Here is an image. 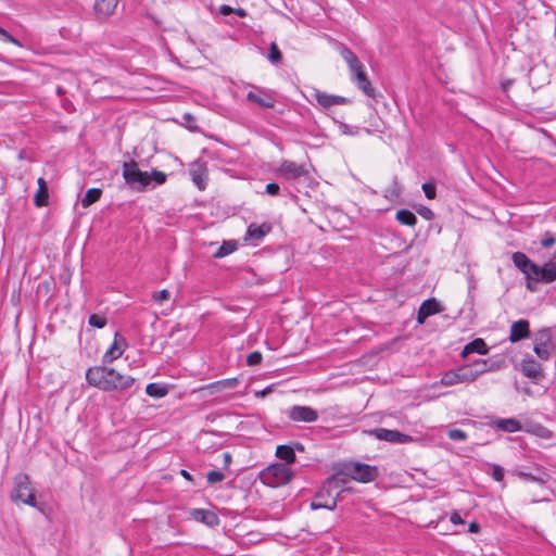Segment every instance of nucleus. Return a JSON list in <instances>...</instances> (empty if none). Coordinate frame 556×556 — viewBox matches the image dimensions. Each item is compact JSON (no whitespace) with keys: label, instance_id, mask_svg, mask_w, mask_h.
Segmentation results:
<instances>
[{"label":"nucleus","instance_id":"obj_1","mask_svg":"<svg viewBox=\"0 0 556 556\" xmlns=\"http://www.w3.org/2000/svg\"><path fill=\"white\" fill-rule=\"evenodd\" d=\"M87 382L102 391L123 392L130 389L135 383V378L129 375H123L114 368L106 366H94L87 369Z\"/></svg>","mask_w":556,"mask_h":556},{"label":"nucleus","instance_id":"obj_2","mask_svg":"<svg viewBox=\"0 0 556 556\" xmlns=\"http://www.w3.org/2000/svg\"><path fill=\"white\" fill-rule=\"evenodd\" d=\"M486 359H476L472 363L465 364L445 371L438 382L445 387L456 384H469L475 382L478 377L491 370Z\"/></svg>","mask_w":556,"mask_h":556},{"label":"nucleus","instance_id":"obj_3","mask_svg":"<svg viewBox=\"0 0 556 556\" xmlns=\"http://www.w3.org/2000/svg\"><path fill=\"white\" fill-rule=\"evenodd\" d=\"M343 480L338 476H332L326 480L323 488L315 495L311 502V508L313 510L325 508L333 510L337 507V500L342 491Z\"/></svg>","mask_w":556,"mask_h":556},{"label":"nucleus","instance_id":"obj_4","mask_svg":"<svg viewBox=\"0 0 556 556\" xmlns=\"http://www.w3.org/2000/svg\"><path fill=\"white\" fill-rule=\"evenodd\" d=\"M261 481L271 488L287 484L293 478V471L285 464L275 463L261 471Z\"/></svg>","mask_w":556,"mask_h":556},{"label":"nucleus","instance_id":"obj_5","mask_svg":"<svg viewBox=\"0 0 556 556\" xmlns=\"http://www.w3.org/2000/svg\"><path fill=\"white\" fill-rule=\"evenodd\" d=\"M123 177L125 182L138 192L146 191L151 185V177L148 172L140 170L134 160L124 162Z\"/></svg>","mask_w":556,"mask_h":556},{"label":"nucleus","instance_id":"obj_6","mask_svg":"<svg viewBox=\"0 0 556 556\" xmlns=\"http://www.w3.org/2000/svg\"><path fill=\"white\" fill-rule=\"evenodd\" d=\"M11 500L21 501L31 507H36L37 503L28 475L18 473L15 476Z\"/></svg>","mask_w":556,"mask_h":556},{"label":"nucleus","instance_id":"obj_7","mask_svg":"<svg viewBox=\"0 0 556 556\" xmlns=\"http://www.w3.org/2000/svg\"><path fill=\"white\" fill-rule=\"evenodd\" d=\"M344 473L359 482H370L377 477V468L362 463H349L344 465Z\"/></svg>","mask_w":556,"mask_h":556},{"label":"nucleus","instance_id":"obj_8","mask_svg":"<svg viewBox=\"0 0 556 556\" xmlns=\"http://www.w3.org/2000/svg\"><path fill=\"white\" fill-rule=\"evenodd\" d=\"M514 265L526 276L527 289L535 291L534 285H532L531 278L538 270V264L533 263L525 253L515 252L511 256Z\"/></svg>","mask_w":556,"mask_h":556},{"label":"nucleus","instance_id":"obj_9","mask_svg":"<svg viewBox=\"0 0 556 556\" xmlns=\"http://www.w3.org/2000/svg\"><path fill=\"white\" fill-rule=\"evenodd\" d=\"M247 100L264 109H274L276 104L273 91L255 85H251V90L247 93Z\"/></svg>","mask_w":556,"mask_h":556},{"label":"nucleus","instance_id":"obj_10","mask_svg":"<svg viewBox=\"0 0 556 556\" xmlns=\"http://www.w3.org/2000/svg\"><path fill=\"white\" fill-rule=\"evenodd\" d=\"M288 418L295 422H315L318 419V412L311 406L294 405L286 412Z\"/></svg>","mask_w":556,"mask_h":556},{"label":"nucleus","instance_id":"obj_11","mask_svg":"<svg viewBox=\"0 0 556 556\" xmlns=\"http://www.w3.org/2000/svg\"><path fill=\"white\" fill-rule=\"evenodd\" d=\"M553 350V343L551 341V336L548 329H543L539 331L534 339V348L533 351L539 358L542 361H547L551 357Z\"/></svg>","mask_w":556,"mask_h":556},{"label":"nucleus","instance_id":"obj_12","mask_svg":"<svg viewBox=\"0 0 556 556\" xmlns=\"http://www.w3.org/2000/svg\"><path fill=\"white\" fill-rule=\"evenodd\" d=\"M276 174L287 180H295L307 175V170L301 164L293 161H283L276 169Z\"/></svg>","mask_w":556,"mask_h":556},{"label":"nucleus","instance_id":"obj_13","mask_svg":"<svg viewBox=\"0 0 556 556\" xmlns=\"http://www.w3.org/2000/svg\"><path fill=\"white\" fill-rule=\"evenodd\" d=\"M369 434L380 441L391 443H407L413 439L410 435L400 432L399 430H389L384 428H376L369 431Z\"/></svg>","mask_w":556,"mask_h":556},{"label":"nucleus","instance_id":"obj_14","mask_svg":"<svg viewBox=\"0 0 556 556\" xmlns=\"http://www.w3.org/2000/svg\"><path fill=\"white\" fill-rule=\"evenodd\" d=\"M350 73L351 80L357 86V88L362 90L366 96L375 98L376 91L364 70V65L361 64L357 66V70L350 71Z\"/></svg>","mask_w":556,"mask_h":556},{"label":"nucleus","instance_id":"obj_15","mask_svg":"<svg viewBox=\"0 0 556 556\" xmlns=\"http://www.w3.org/2000/svg\"><path fill=\"white\" fill-rule=\"evenodd\" d=\"M312 96L323 109H329L333 105H345L351 103L349 98L330 94L318 89H314Z\"/></svg>","mask_w":556,"mask_h":556},{"label":"nucleus","instance_id":"obj_16","mask_svg":"<svg viewBox=\"0 0 556 556\" xmlns=\"http://www.w3.org/2000/svg\"><path fill=\"white\" fill-rule=\"evenodd\" d=\"M531 278L532 285L536 288L539 282L551 283L556 280V263L548 262L544 266L538 265V270Z\"/></svg>","mask_w":556,"mask_h":556},{"label":"nucleus","instance_id":"obj_17","mask_svg":"<svg viewBox=\"0 0 556 556\" xmlns=\"http://www.w3.org/2000/svg\"><path fill=\"white\" fill-rule=\"evenodd\" d=\"M127 346L126 340L121 337L118 333H115L114 341L110 349L105 352V354L102 357L103 364H111L113 361L119 358L125 348Z\"/></svg>","mask_w":556,"mask_h":556},{"label":"nucleus","instance_id":"obj_18","mask_svg":"<svg viewBox=\"0 0 556 556\" xmlns=\"http://www.w3.org/2000/svg\"><path fill=\"white\" fill-rule=\"evenodd\" d=\"M443 311L442 305L434 298L428 299L424 301L417 313V323L424 324L426 319L434 314L441 313Z\"/></svg>","mask_w":556,"mask_h":556},{"label":"nucleus","instance_id":"obj_19","mask_svg":"<svg viewBox=\"0 0 556 556\" xmlns=\"http://www.w3.org/2000/svg\"><path fill=\"white\" fill-rule=\"evenodd\" d=\"M118 0H96L93 10L98 20L105 21L114 14Z\"/></svg>","mask_w":556,"mask_h":556},{"label":"nucleus","instance_id":"obj_20","mask_svg":"<svg viewBox=\"0 0 556 556\" xmlns=\"http://www.w3.org/2000/svg\"><path fill=\"white\" fill-rule=\"evenodd\" d=\"M520 369L526 377L530 378L534 382H538L543 378L542 366L533 358H525L520 364Z\"/></svg>","mask_w":556,"mask_h":556},{"label":"nucleus","instance_id":"obj_21","mask_svg":"<svg viewBox=\"0 0 556 556\" xmlns=\"http://www.w3.org/2000/svg\"><path fill=\"white\" fill-rule=\"evenodd\" d=\"M530 337V325L526 319L514 321L510 326L509 341L515 343Z\"/></svg>","mask_w":556,"mask_h":556},{"label":"nucleus","instance_id":"obj_22","mask_svg":"<svg viewBox=\"0 0 556 556\" xmlns=\"http://www.w3.org/2000/svg\"><path fill=\"white\" fill-rule=\"evenodd\" d=\"M206 166L204 164H194L189 170L191 179L193 184L200 189L204 190L206 188Z\"/></svg>","mask_w":556,"mask_h":556},{"label":"nucleus","instance_id":"obj_23","mask_svg":"<svg viewBox=\"0 0 556 556\" xmlns=\"http://www.w3.org/2000/svg\"><path fill=\"white\" fill-rule=\"evenodd\" d=\"M489 352V349L486 346V343L484 342L483 339H480V338H477L472 341H470L469 343H467L462 353H460V356L462 357H467L469 354L471 353H478L480 355H484Z\"/></svg>","mask_w":556,"mask_h":556},{"label":"nucleus","instance_id":"obj_24","mask_svg":"<svg viewBox=\"0 0 556 556\" xmlns=\"http://www.w3.org/2000/svg\"><path fill=\"white\" fill-rule=\"evenodd\" d=\"M271 227L268 224L255 225L251 224L248 227L245 240H255L258 241L263 239L269 231Z\"/></svg>","mask_w":556,"mask_h":556},{"label":"nucleus","instance_id":"obj_25","mask_svg":"<svg viewBox=\"0 0 556 556\" xmlns=\"http://www.w3.org/2000/svg\"><path fill=\"white\" fill-rule=\"evenodd\" d=\"M38 190L34 197V204L37 207H42L48 204L49 192H48V184L45 178L40 177L37 180Z\"/></svg>","mask_w":556,"mask_h":556},{"label":"nucleus","instance_id":"obj_26","mask_svg":"<svg viewBox=\"0 0 556 556\" xmlns=\"http://www.w3.org/2000/svg\"><path fill=\"white\" fill-rule=\"evenodd\" d=\"M239 383V379L238 378H228V379H223V380H218V381H215V382H212L210 384H207L205 388L207 390H211V392H222L226 389H233L238 386Z\"/></svg>","mask_w":556,"mask_h":556},{"label":"nucleus","instance_id":"obj_27","mask_svg":"<svg viewBox=\"0 0 556 556\" xmlns=\"http://www.w3.org/2000/svg\"><path fill=\"white\" fill-rule=\"evenodd\" d=\"M191 516L197 520L201 521L207 526H213L217 523V516L208 510L202 508H195L192 510Z\"/></svg>","mask_w":556,"mask_h":556},{"label":"nucleus","instance_id":"obj_28","mask_svg":"<svg viewBox=\"0 0 556 556\" xmlns=\"http://www.w3.org/2000/svg\"><path fill=\"white\" fill-rule=\"evenodd\" d=\"M494 424L497 429L509 433L517 432L521 429L520 422L515 418H501Z\"/></svg>","mask_w":556,"mask_h":556},{"label":"nucleus","instance_id":"obj_29","mask_svg":"<svg viewBox=\"0 0 556 556\" xmlns=\"http://www.w3.org/2000/svg\"><path fill=\"white\" fill-rule=\"evenodd\" d=\"M340 55L346 62L350 71L357 70V66L363 64L359 61V59L357 58V55L350 48H348L345 46H342L340 48Z\"/></svg>","mask_w":556,"mask_h":556},{"label":"nucleus","instance_id":"obj_30","mask_svg":"<svg viewBox=\"0 0 556 556\" xmlns=\"http://www.w3.org/2000/svg\"><path fill=\"white\" fill-rule=\"evenodd\" d=\"M276 456L285 460V465L294 464L296 460L294 448L290 445H278L276 448Z\"/></svg>","mask_w":556,"mask_h":556},{"label":"nucleus","instance_id":"obj_31","mask_svg":"<svg viewBox=\"0 0 556 556\" xmlns=\"http://www.w3.org/2000/svg\"><path fill=\"white\" fill-rule=\"evenodd\" d=\"M538 475H533L531 472L526 471H517L516 475L518 478H520L523 481H531L539 484H545L549 478V476L546 472H543L541 470H538Z\"/></svg>","mask_w":556,"mask_h":556},{"label":"nucleus","instance_id":"obj_32","mask_svg":"<svg viewBox=\"0 0 556 556\" xmlns=\"http://www.w3.org/2000/svg\"><path fill=\"white\" fill-rule=\"evenodd\" d=\"M146 393L151 397L161 399L168 393V389L165 384L151 382L147 386Z\"/></svg>","mask_w":556,"mask_h":556},{"label":"nucleus","instance_id":"obj_33","mask_svg":"<svg viewBox=\"0 0 556 556\" xmlns=\"http://www.w3.org/2000/svg\"><path fill=\"white\" fill-rule=\"evenodd\" d=\"M395 217L402 225L415 226L417 224V217L415 214L406 208L397 211Z\"/></svg>","mask_w":556,"mask_h":556},{"label":"nucleus","instance_id":"obj_34","mask_svg":"<svg viewBox=\"0 0 556 556\" xmlns=\"http://www.w3.org/2000/svg\"><path fill=\"white\" fill-rule=\"evenodd\" d=\"M101 195H102V190L99 188H91V189L87 190L84 198L81 199L83 207L90 206L91 204H93L94 202L100 200Z\"/></svg>","mask_w":556,"mask_h":556},{"label":"nucleus","instance_id":"obj_35","mask_svg":"<svg viewBox=\"0 0 556 556\" xmlns=\"http://www.w3.org/2000/svg\"><path fill=\"white\" fill-rule=\"evenodd\" d=\"M267 59L271 64L280 63L282 53L276 42L270 43Z\"/></svg>","mask_w":556,"mask_h":556},{"label":"nucleus","instance_id":"obj_36","mask_svg":"<svg viewBox=\"0 0 556 556\" xmlns=\"http://www.w3.org/2000/svg\"><path fill=\"white\" fill-rule=\"evenodd\" d=\"M236 250V243L233 242H224L222 247L215 252V257H224Z\"/></svg>","mask_w":556,"mask_h":556},{"label":"nucleus","instance_id":"obj_37","mask_svg":"<svg viewBox=\"0 0 556 556\" xmlns=\"http://www.w3.org/2000/svg\"><path fill=\"white\" fill-rule=\"evenodd\" d=\"M488 473L495 480V481H503L504 479V468L500 465L492 464L489 466Z\"/></svg>","mask_w":556,"mask_h":556},{"label":"nucleus","instance_id":"obj_38","mask_svg":"<svg viewBox=\"0 0 556 556\" xmlns=\"http://www.w3.org/2000/svg\"><path fill=\"white\" fill-rule=\"evenodd\" d=\"M88 324L91 327L102 329L106 325V318L104 316H100L98 314H91L88 318Z\"/></svg>","mask_w":556,"mask_h":556},{"label":"nucleus","instance_id":"obj_39","mask_svg":"<svg viewBox=\"0 0 556 556\" xmlns=\"http://www.w3.org/2000/svg\"><path fill=\"white\" fill-rule=\"evenodd\" d=\"M421 189L425 192L427 199L432 200L437 197V188L433 182H424Z\"/></svg>","mask_w":556,"mask_h":556},{"label":"nucleus","instance_id":"obj_40","mask_svg":"<svg viewBox=\"0 0 556 556\" xmlns=\"http://www.w3.org/2000/svg\"><path fill=\"white\" fill-rule=\"evenodd\" d=\"M206 479L210 484H215L222 482L225 479V475L219 470H211L207 472Z\"/></svg>","mask_w":556,"mask_h":556},{"label":"nucleus","instance_id":"obj_41","mask_svg":"<svg viewBox=\"0 0 556 556\" xmlns=\"http://www.w3.org/2000/svg\"><path fill=\"white\" fill-rule=\"evenodd\" d=\"M555 243H556V236L551 231L544 232V235L541 239L542 247L545 249H548V248H552Z\"/></svg>","mask_w":556,"mask_h":556},{"label":"nucleus","instance_id":"obj_42","mask_svg":"<svg viewBox=\"0 0 556 556\" xmlns=\"http://www.w3.org/2000/svg\"><path fill=\"white\" fill-rule=\"evenodd\" d=\"M262 359H263L262 353L258 351H254L248 355L247 364L249 366H256L262 363Z\"/></svg>","mask_w":556,"mask_h":556},{"label":"nucleus","instance_id":"obj_43","mask_svg":"<svg viewBox=\"0 0 556 556\" xmlns=\"http://www.w3.org/2000/svg\"><path fill=\"white\" fill-rule=\"evenodd\" d=\"M447 435L453 441H465L467 439V433L460 429H451Z\"/></svg>","mask_w":556,"mask_h":556},{"label":"nucleus","instance_id":"obj_44","mask_svg":"<svg viewBox=\"0 0 556 556\" xmlns=\"http://www.w3.org/2000/svg\"><path fill=\"white\" fill-rule=\"evenodd\" d=\"M151 181L153 180L155 182V185H163L165 181H166V174L161 172V170H156V169H153L151 172Z\"/></svg>","mask_w":556,"mask_h":556},{"label":"nucleus","instance_id":"obj_45","mask_svg":"<svg viewBox=\"0 0 556 556\" xmlns=\"http://www.w3.org/2000/svg\"><path fill=\"white\" fill-rule=\"evenodd\" d=\"M417 213H418L421 217H424L425 219H427V220H432V219L434 218V213H433V211H432L430 207H428V206H424V205L419 206V207L417 208Z\"/></svg>","mask_w":556,"mask_h":556},{"label":"nucleus","instance_id":"obj_46","mask_svg":"<svg viewBox=\"0 0 556 556\" xmlns=\"http://www.w3.org/2000/svg\"><path fill=\"white\" fill-rule=\"evenodd\" d=\"M169 295H170L169 291H168V290H166V289H163V290H161V291H156V292H154V293H153V295H152V299H153L155 302H157V303H162L163 301L168 300V299H169Z\"/></svg>","mask_w":556,"mask_h":556},{"label":"nucleus","instance_id":"obj_47","mask_svg":"<svg viewBox=\"0 0 556 556\" xmlns=\"http://www.w3.org/2000/svg\"><path fill=\"white\" fill-rule=\"evenodd\" d=\"M339 128L342 131V134H344V135L355 136L358 134L357 127H352L345 123H340Z\"/></svg>","mask_w":556,"mask_h":556},{"label":"nucleus","instance_id":"obj_48","mask_svg":"<svg viewBox=\"0 0 556 556\" xmlns=\"http://www.w3.org/2000/svg\"><path fill=\"white\" fill-rule=\"evenodd\" d=\"M0 38L4 42H11V43H14V45H20V42L12 35H10L5 29H3L2 27H0Z\"/></svg>","mask_w":556,"mask_h":556},{"label":"nucleus","instance_id":"obj_49","mask_svg":"<svg viewBox=\"0 0 556 556\" xmlns=\"http://www.w3.org/2000/svg\"><path fill=\"white\" fill-rule=\"evenodd\" d=\"M280 191V187L276 182H270L266 186V192L270 195H278Z\"/></svg>","mask_w":556,"mask_h":556},{"label":"nucleus","instance_id":"obj_50","mask_svg":"<svg viewBox=\"0 0 556 556\" xmlns=\"http://www.w3.org/2000/svg\"><path fill=\"white\" fill-rule=\"evenodd\" d=\"M451 522L454 523V525H464L465 521L464 519L460 517V515L456 511H454L452 515H451V518H450Z\"/></svg>","mask_w":556,"mask_h":556},{"label":"nucleus","instance_id":"obj_51","mask_svg":"<svg viewBox=\"0 0 556 556\" xmlns=\"http://www.w3.org/2000/svg\"><path fill=\"white\" fill-rule=\"evenodd\" d=\"M218 12L223 15H229V14L233 13V8H231L227 4H223V5H220Z\"/></svg>","mask_w":556,"mask_h":556},{"label":"nucleus","instance_id":"obj_52","mask_svg":"<svg viewBox=\"0 0 556 556\" xmlns=\"http://www.w3.org/2000/svg\"><path fill=\"white\" fill-rule=\"evenodd\" d=\"M223 457H224V468L227 469L231 464L232 456L229 452H225L223 454Z\"/></svg>","mask_w":556,"mask_h":556},{"label":"nucleus","instance_id":"obj_53","mask_svg":"<svg viewBox=\"0 0 556 556\" xmlns=\"http://www.w3.org/2000/svg\"><path fill=\"white\" fill-rule=\"evenodd\" d=\"M481 530L480 528V525L476 521H472L470 525H469V532L471 533H479Z\"/></svg>","mask_w":556,"mask_h":556},{"label":"nucleus","instance_id":"obj_54","mask_svg":"<svg viewBox=\"0 0 556 556\" xmlns=\"http://www.w3.org/2000/svg\"><path fill=\"white\" fill-rule=\"evenodd\" d=\"M233 13L237 14L240 17L247 16V11L242 8L233 9Z\"/></svg>","mask_w":556,"mask_h":556},{"label":"nucleus","instance_id":"obj_55","mask_svg":"<svg viewBox=\"0 0 556 556\" xmlns=\"http://www.w3.org/2000/svg\"><path fill=\"white\" fill-rule=\"evenodd\" d=\"M180 475H181L185 479H187V480H189V481H193L192 476H191V475H190V472H189V471H187L186 469H181V470H180Z\"/></svg>","mask_w":556,"mask_h":556},{"label":"nucleus","instance_id":"obj_56","mask_svg":"<svg viewBox=\"0 0 556 556\" xmlns=\"http://www.w3.org/2000/svg\"><path fill=\"white\" fill-rule=\"evenodd\" d=\"M56 92H58V94H62V93H64V90H63V88H62V87H60V86H59V87L56 88Z\"/></svg>","mask_w":556,"mask_h":556},{"label":"nucleus","instance_id":"obj_57","mask_svg":"<svg viewBox=\"0 0 556 556\" xmlns=\"http://www.w3.org/2000/svg\"><path fill=\"white\" fill-rule=\"evenodd\" d=\"M269 391H270V389H269V388L264 389V390L262 391V395H266Z\"/></svg>","mask_w":556,"mask_h":556},{"label":"nucleus","instance_id":"obj_58","mask_svg":"<svg viewBox=\"0 0 556 556\" xmlns=\"http://www.w3.org/2000/svg\"><path fill=\"white\" fill-rule=\"evenodd\" d=\"M296 448H298L299 451H303V446H302L300 443H298V444H296Z\"/></svg>","mask_w":556,"mask_h":556},{"label":"nucleus","instance_id":"obj_59","mask_svg":"<svg viewBox=\"0 0 556 556\" xmlns=\"http://www.w3.org/2000/svg\"><path fill=\"white\" fill-rule=\"evenodd\" d=\"M523 391H525L527 394H529V393H530V391H529V389H528V388H525V390H523Z\"/></svg>","mask_w":556,"mask_h":556},{"label":"nucleus","instance_id":"obj_60","mask_svg":"<svg viewBox=\"0 0 556 556\" xmlns=\"http://www.w3.org/2000/svg\"><path fill=\"white\" fill-rule=\"evenodd\" d=\"M554 258H556V249H555V252H554Z\"/></svg>","mask_w":556,"mask_h":556}]
</instances>
